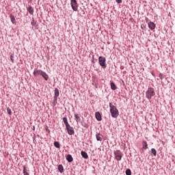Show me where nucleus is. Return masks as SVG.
Masks as SVG:
<instances>
[{
  "mask_svg": "<svg viewBox=\"0 0 175 175\" xmlns=\"http://www.w3.org/2000/svg\"><path fill=\"white\" fill-rule=\"evenodd\" d=\"M109 107L111 117H113V118H117L118 116H120V112H118L117 107L114 106L113 104H111V103H110Z\"/></svg>",
  "mask_w": 175,
  "mask_h": 175,
  "instance_id": "1",
  "label": "nucleus"
},
{
  "mask_svg": "<svg viewBox=\"0 0 175 175\" xmlns=\"http://www.w3.org/2000/svg\"><path fill=\"white\" fill-rule=\"evenodd\" d=\"M33 76L38 77V76H42L46 81L49 80V75L42 70H35L33 72Z\"/></svg>",
  "mask_w": 175,
  "mask_h": 175,
  "instance_id": "2",
  "label": "nucleus"
},
{
  "mask_svg": "<svg viewBox=\"0 0 175 175\" xmlns=\"http://www.w3.org/2000/svg\"><path fill=\"white\" fill-rule=\"evenodd\" d=\"M155 95V91L154 90V88H149L148 90L146 92V96L148 99H151L152 96Z\"/></svg>",
  "mask_w": 175,
  "mask_h": 175,
  "instance_id": "3",
  "label": "nucleus"
},
{
  "mask_svg": "<svg viewBox=\"0 0 175 175\" xmlns=\"http://www.w3.org/2000/svg\"><path fill=\"white\" fill-rule=\"evenodd\" d=\"M113 154L115 155V159H116V161H121V159H122V152H121V150H115L113 152Z\"/></svg>",
  "mask_w": 175,
  "mask_h": 175,
  "instance_id": "4",
  "label": "nucleus"
},
{
  "mask_svg": "<svg viewBox=\"0 0 175 175\" xmlns=\"http://www.w3.org/2000/svg\"><path fill=\"white\" fill-rule=\"evenodd\" d=\"M98 62L100 65V66H102V68H103L105 69V68H106V58L103 57V56H100L98 57Z\"/></svg>",
  "mask_w": 175,
  "mask_h": 175,
  "instance_id": "5",
  "label": "nucleus"
},
{
  "mask_svg": "<svg viewBox=\"0 0 175 175\" xmlns=\"http://www.w3.org/2000/svg\"><path fill=\"white\" fill-rule=\"evenodd\" d=\"M70 2L72 9L74 10V12H77V1L70 0Z\"/></svg>",
  "mask_w": 175,
  "mask_h": 175,
  "instance_id": "6",
  "label": "nucleus"
},
{
  "mask_svg": "<svg viewBox=\"0 0 175 175\" xmlns=\"http://www.w3.org/2000/svg\"><path fill=\"white\" fill-rule=\"evenodd\" d=\"M66 128L68 131V135H75V130H73V127L69 125V126H67Z\"/></svg>",
  "mask_w": 175,
  "mask_h": 175,
  "instance_id": "7",
  "label": "nucleus"
},
{
  "mask_svg": "<svg viewBox=\"0 0 175 175\" xmlns=\"http://www.w3.org/2000/svg\"><path fill=\"white\" fill-rule=\"evenodd\" d=\"M148 28H150L151 29V31H154V29H155V23H154V22H148Z\"/></svg>",
  "mask_w": 175,
  "mask_h": 175,
  "instance_id": "8",
  "label": "nucleus"
},
{
  "mask_svg": "<svg viewBox=\"0 0 175 175\" xmlns=\"http://www.w3.org/2000/svg\"><path fill=\"white\" fill-rule=\"evenodd\" d=\"M54 92H55L54 100L57 102V98H58V96H59V91L57 88H55Z\"/></svg>",
  "mask_w": 175,
  "mask_h": 175,
  "instance_id": "9",
  "label": "nucleus"
},
{
  "mask_svg": "<svg viewBox=\"0 0 175 175\" xmlns=\"http://www.w3.org/2000/svg\"><path fill=\"white\" fill-rule=\"evenodd\" d=\"M95 117H96L97 121H102V116H100V113L96 112Z\"/></svg>",
  "mask_w": 175,
  "mask_h": 175,
  "instance_id": "10",
  "label": "nucleus"
},
{
  "mask_svg": "<svg viewBox=\"0 0 175 175\" xmlns=\"http://www.w3.org/2000/svg\"><path fill=\"white\" fill-rule=\"evenodd\" d=\"M110 85H111V89L113 91H116V90H117V85H116V83H114V82L111 81L110 82Z\"/></svg>",
  "mask_w": 175,
  "mask_h": 175,
  "instance_id": "11",
  "label": "nucleus"
},
{
  "mask_svg": "<svg viewBox=\"0 0 175 175\" xmlns=\"http://www.w3.org/2000/svg\"><path fill=\"white\" fill-rule=\"evenodd\" d=\"M81 154L83 157V158H84L85 159H88V154H87V152L84 151H81Z\"/></svg>",
  "mask_w": 175,
  "mask_h": 175,
  "instance_id": "12",
  "label": "nucleus"
},
{
  "mask_svg": "<svg viewBox=\"0 0 175 175\" xmlns=\"http://www.w3.org/2000/svg\"><path fill=\"white\" fill-rule=\"evenodd\" d=\"M27 12H29V13L30 14H33V8H32V6L29 5L28 8H27Z\"/></svg>",
  "mask_w": 175,
  "mask_h": 175,
  "instance_id": "13",
  "label": "nucleus"
},
{
  "mask_svg": "<svg viewBox=\"0 0 175 175\" xmlns=\"http://www.w3.org/2000/svg\"><path fill=\"white\" fill-rule=\"evenodd\" d=\"M66 159L68 162H73V157H72V154H68L66 156Z\"/></svg>",
  "mask_w": 175,
  "mask_h": 175,
  "instance_id": "14",
  "label": "nucleus"
},
{
  "mask_svg": "<svg viewBox=\"0 0 175 175\" xmlns=\"http://www.w3.org/2000/svg\"><path fill=\"white\" fill-rule=\"evenodd\" d=\"M96 137L98 142H102V135H100V133H97Z\"/></svg>",
  "mask_w": 175,
  "mask_h": 175,
  "instance_id": "15",
  "label": "nucleus"
},
{
  "mask_svg": "<svg viewBox=\"0 0 175 175\" xmlns=\"http://www.w3.org/2000/svg\"><path fill=\"white\" fill-rule=\"evenodd\" d=\"M10 18L12 24H16V18H14V16H13V14H10Z\"/></svg>",
  "mask_w": 175,
  "mask_h": 175,
  "instance_id": "16",
  "label": "nucleus"
},
{
  "mask_svg": "<svg viewBox=\"0 0 175 175\" xmlns=\"http://www.w3.org/2000/svg\"><path fill=\"white\" fill-rule=\"evenodd\" d=\"M143 148L144 150H147L148 148V145L147 144V142L143 141L142 142Z\"/></svg>",
  "mask_w": 175,
  "mask_h": 175,
  "instance_id": "17",
  "label": "nucleus"
},
{
  "mask_svg": "<svg viewBox=\"0 0 175 175\" xmlns=\"http://www.w3.org/2000/svg\"><path fill=\"white\" fill-rule=\"evenodd\" d=\"M57 169L60 173H64V166L62 165H59Z\"/></svg>",
  "mask_w": 175,
  "mask_h": 175,
  "instance_id": "18",
  "label": "nucleus"
},
{
  "mask_svg": "<svg viewBox=\"0 0 175 175\" xmlns=\"http://www.w3.org/2000/svg\"><path fill=\"white\" fill-rule=\"evenodd\" d=\"M75 117L77 122H80V121H81V119L80 118V116H79L78 114H75Z\"/></svg>",
  "mask_w": 175,
  "mask_h": 175,
  "instance_id": "19",
  "label": "nucleus"
},
{
  "mask_svg": "<svg viewBox=\"0 0 175 175\" xmlns=\"http://www.w3.org/2000/svg\"><path fill=\"white\" fill-rule=\"evenodd\" d=\"M63 121H64V124H65V125H66V126H68L69 125H70V124H69V123L68 122V118H63Z\"/></svg>",
  "mask_w": 175,
  "mask_h": 175,
  "instance_id": "20",
  "label": "nucleus"
},
{
  "mask_svg": "<svg viewBox=\"0 0 175 175\" xmlns=\"http://www.w3.org/2000/svg\"><path fill=\"white\" fill-rule=\"evenodd\" d=\"M53 144L56 148H60L61 147V145H59V142H55Z\"/></svg>",
  "mask_w": 175,
  "mask_h": 175,
  "instance_id": "21",
  "label": "nucleus"
},
{
  "mask_svg": "<svg viewBox=\"0 0 175 175\" xmlns=\"http://www.w3.org/2000/svg\"><path fill=\"white\" fill-rule=\"evenodd\" d=\"M23 174L24 175H29V173L27 172V168L25 167V165L23 166Z\"/></svg>",
  "mask_w": 175,
  "mask_h": 175,
  "instance_id": "22",
  "label": "nucleus"
},
{
  "mask_svg": "<svg viewBox=\"0 0 175 175\" xmlns=\"http://www.w3.org/2000/svg\"><path fill=\"white\" fill-rule=\"evenodd\" d=\"M151 152L153 154L154 157H157V150H155V148H152Z\"/></svg>",
  "mask_w": 175,
  "mask_h": 175,
  "instance_id": "23",
  "label": "nucleus"
},
{
  "mask_svg": "<svg viewBox=\"0 0 175 175\" xmlns=\"http://www.w3.org/2000/svg\"><path fill=\"white\" fill-rule=\"evenodd\" d=\"M126 175H132V172L131 171V170H126Z\"/></svg>",
  "mask_w": 175,
  "mask_h": 175,
  "instance_id": "24",
  "label": "nucleus"
},
{
  "mask_svg": "<svg viewBox=\"0 0 175 175\" xmlns=\"http://www.w3.org/2000/svg\"><path fill=\"white\" fill-rule=\"evenodd\" d=\"M7 111L9 116H12V109H10V108H8Z\"/></svg>",
  "mask_w": 175,
  "mask_h": 175,
  "instance_id": "25",
  "label": "nucleus"
},
{
  "mask_svg": "<svg viewBox=\"0 0 175 175\" xmlns=\"http://www.w3.org/2000/svg\"><path fill=\"white\" fill-rule=\"evenodd\" d=\"M31 25H33V27H35V25H36V23L35 22V20H33L31 21Z\"/></svg>",
  "mask_w": 175,
  "mask_h": 175,
  "instance_id": "26",
  "label": "nucleus"
},
{
  "mask_svg": "<svg viewBox=\"0 0 175 175\" xmlns=\"http://www.w3.org/2000/svg\"><path fill=\"white\" fill-rule=\"evenodd\" d=\"M117 3H122V0H116Z\"/></svg>",
  "mask_w": 175,
  "mask_h": 175,
  "instance_id": "27",
  "label": "nucleus"
},
{
  "mask_svg": "<svg viewBox=\"0 0 175 175\" xmlns=\"http://www.w3.org/2000/svg\"><path fill=\"white\" fill-rule=\"evenodd\" d=\"M146 23H148V21H149L148 18H146Z\"/></svg>",
  "mask_w": 175,
  "mask_h": 175,
  "instance_id": "28",
  "label": "nucleus"
}]
</instances>
